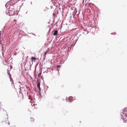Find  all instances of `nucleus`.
<instances>
[{
    "label": "nucleus",
    "instance_id": "7",
    "mask_svg": "<svg viewBox=\"0 0 127 127\" xmlns=\"http://www.w3.org/2000/svg\"><path fill=\"white\" fill-rule=\"evenodd\" d=\"M7 73H8V74L9 75V76L10 77V78H11V75L10 74V72H9V70H7Z\"/></svg>",
    "mask_w": 127,
    "mask_h": 127
},
{
    "label": "nucleus",
    "instance_id": "8",
    "mask_svg": "<svg viewBox=\"0 0 127 127\" xmlns=\"http://www.w3.org/2000/svg\"><path fill=\"white\" fill-rule=\"evenodd\" d=\"M9 2L11 3V2L13 3H12V4H14L15 3L14 2V0H11L9 1Z\"/></svg>",
    "mask_w": 127,
    "mask_h": 127
},
{
    "label": "nucleus",
    "instance_id": "9",
    "mask_svg": "<svg viewBox=\"0 0 127 127\" xmlns=\"http://www.w3.org/2000/svg\"><path fill=\"white\" fill-rule=\"evenodd\" d=\"M126 117V118H125V119H124V120L125 121V122H126V120H127V117H126V116H125H125H124V117H123V119H124V117Z\"/></svg>",
    "mask_w": 127,
    "mask_h": 127
},
{
    "label": "nucleus",
    "instance_id": "10",
    "mask_svg": "<svg viewBox=\"0 0 127 127\" xmlns=\"http://www.w3.org/2000/svg\"><path fill=\"white\" fill-rule=\"evenodd\" d=\"M41 72L40 73H39V74L38 75V77H40V75H41Z\"/></svg>",
    "mask_w": 127,
    "mask_h": 127
},
{
    "label": "nucleus",
    "instance_id": "11",
    "mask_svg": "<svg viewBox=\"0 0 127 127\" xmlns=\"http://www.w3.org/2000/svg\"><path fill=\"white\" fill-rule=\"evenodd\" d=\"M57 67L58 68H60V65H58L57 66Z\"/></svg>",
    "mask_w": 127,
    "mask_h": 127
},
{
    "label": "nucleus",
    "instance_id": "3",
    "mask_svg": "<svg viewBox=\"0 0 127 127\" xmlns=\"http://www.w3.org/2000/svg\"><path fill=\"white\" fill-rule=\"evenodd\" d=\"M40 80L39 79H37V87L40 91H41V89L40 87Z\"/></svg>",
    "mask_w": 127,
    "mask_h": 127
},
{
    "label": "nucleus",
    "instance_id": "4",
    "mask_svg": "<svg viewBox=\"0 0 127 127\" xmlns=\"http://www.w3.org/2000/svg\"><path fill=\"white\" fill-rule=\"evenodd\" d=\"M58 31L57 30L55 31L53 33V35H57L58 34Z\"/></svg>",
    "mask_w": 127,
    "mask_h": 127
},
{
    "label": "nucleus",
    "instance_id": "5",
    "mask_svg": "<svg viewBox=\"0 0 127 127\" xmlns=\"http://www.w3.org/2000/svg\"><path fill=\"white\" fill-rule=\"evenodd\" d=\"M36 60V58H34L33 57H32V58L31 59V60L32 61V62H33V60Z\"/></svg>",
    "mask_w": 127,
    "mask_h": 127
},
{
    "label": "nucleus",
    "instance_id": "1",
    "mask_svg": "<svg viewBox=\"0 0 127 127\" xmlns=\"http://www.w3.org/2000/svg\"><path fill=\"white\" fill-rule=\"evenodd\" d=\"M5 112L6 114L3 116L1 122L4 123V124H7L9 125L10 123L8 120V115L6 113V111H5Z\"/></svg>",
    "mask_w": 127,
    "mask_h": 127
},
{
    "label": "nucleus",
    "instance_id": "14",
    "mask_svg": "<svg viewBox=\"0 0 127 127\" xmlns=\"http://www.w3.org/2000/svg\"><path fill=\"white\" fill-rule=\"evenodd\" d=\"M2 113H3V112H2Z\"/></svg>",
    "mask_w": 127,
    "mask_h": 127
},
{
    "label": "nucleus",
    "instance_id": "13",
    "mask_svg": "<svg viewBox=\"0 0 127 127\" xmlns=\"http://www.w3.org/2000/svg\"><path fill=\"white\" fill-rule=\"evenodd\" d=\"M1 35V31H0V36Z\"/></svg>",
    "mask_w": 127,
    "mask_h": 127
},
{
    "label": "nucleus",
    "instance_id": "6",
    "mask_svg": "<svg viewBox=\"0 0 127 127\" xmlns=\"http://www.w3.org/2000/svg\"><path fill=\"white\" fill-rule=\"evenodd\" d=\"M30 118H31L30 121L32 122H34V119L33 118L31 117Z\"/></svg>",
    "mask_w": 127,
    "mask_h": 127
},
{
    "label": "nucleus",
    "instance_id": "2",
    "mask_svg": "<svg viewBox=\"0 0 127 127\" xmlns=\"http://www.w3.org/2000/svg\"><path fill=\"white\" fill-rule=\"evenodd\" d=\"M14 8V6L12 5H11L10 7L8 12L10 15H12L14 14L15 11Z\"/></svg>",
    "mask_w": 127,
    "mask_h": 127
},
{
    "label": "nucleus",
    "instance_id": "12",
    "mask_svg": "<svg viewBox=\"0 0 127 127\" xmlns=\"http://www.w3.org/2000/svg\"><path fill=\"white\" fill-rule=\"evenodd\" d=\"M47 52H48V51H47L44 53L45 56V55H46Z\"/></svg>",
    "mask_w": 127,
    "mask_h": 127
}]
</instances>
